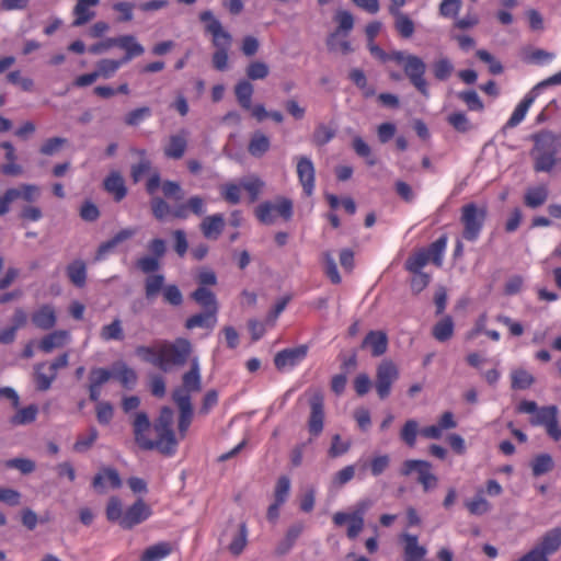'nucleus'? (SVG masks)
Masks as SVG:
<instances>
[{
    "mask_svg": "<svg viewBox=\"0 0 561 561\" xmlns=\"http://www.w3.org/2000/svg\"><path fill=\"white\" fill-rule=\"evenodd\" d=\"M173 417V410L170 407H162L152 424L157 439H150L145 434L151 426L149 416L146 412H137L131 423L135 443L144 450L156 449L163 456H173L179 444L172 428Z\"/></svg>",
    "mask_w": 561,
    "mask_h": 561,
    "instance_id": "1",
    "label": "nucleus"
},
{
    "mask_svg": "<svg viewBox=\"0 0 561 561\" xmlns=\"http://www.w3.org/2000/svg\"><path fill=\"white\" fill-rule=\"evenodd\" d=\"M534 141L533 158L536 172H550L557 165H561V133L554 134L550 130H541L531 136Z\"/></svg>",
    "mask_w": 561,
    "mask_h": 561,
    "instance_id": "2",
    "label": "nucleus"
},
{
    "mask_svg": "<svg viewBox=\"0 0 561 561\" xmlns=\"http://www.w3.org/2000/svg\"><path fill=\"white\" fill-rule=\"evenodd\" d=\"M389 60L402 65L403 72L410 83L421 95L426 99L430 98L428 82L425 78L426 64L421 57L413 54H405L401 50H394L389 54Z\"/></svg>",
    "mask_w": 561,
    "mask_h": 561,
    "instance_id": "3",
    "label": "nucleus"
},
{
    "mask_svg": "<svg viewBox=\"0 0 561 561\" xmlns=\"http://www.w3.org/2000/svg\"><path fill=\"white\" fill-rule=\"evenodd\" d=\"M192 353L188 340L179 337L173 343L161 341L158 344L157 367L169 371L172 366H183Z\"/></svg>",
    "mask_w": 561,
    "mask_h": 561,
    "instance_id": "4",
    "label": "nucleus"
},
{
    "mask_svg": "<svg viewBox=\"0 0 561 561\" xmlns=\"http://www.w3.org/2000/svg\"><path fill=\"white\" fill-rule=\"evenodd\" d=\"M488 216V207L474 202L465 204L460 209L461 237L468 242H476L482 231Z\"/></svg>",
    "mask_w": 561,
    "mask_h": 561,
    "instance_id": "5",
    "label": "nucleus"
},
{
    "mask_svg": "<svg viewBox=\"0 0 561 561\" xmlns=\"http://www.w3.org/2000/svg\"><path fill=\"white\" fill-rule=\"evenodd\" d=\"M529 422L535 426H542L548 436L558 442L561 439V427L558 421L557 405L538 407L536 402L528 401Z\"/></svg>",
    "mask_w": 561,
    "mask_h": 561,
    "instance_id": "6",
    "label": "nucleus"
},
{
    "mask_svg": "<svg viewBox=\"0 0 561 561\" xmlns=\"http://www.w3.org/2000/svg\"><path fill=\"white\" fill-rule=\"evenodd\" d=\"M255 217L263 225H273L279 216L284 221H289L294 215V204L288 197L278 196L275 203L263 202L255 207Z\"/></svg>",
    "mask_w": 561,
    "mask_h": 561,
    "instance_id": "7",
    "label": "nucleus"
},
{
    "mask_svg": "<svg viewBox=\"0 0 561 561\" xmlns=\"http://www.w3.org/2000/svg\"><path fill=\"white\" fill-rule=\"evenodd\" d=\"M373 506V501L369 499L362 500L356 503L353 512L344 513L337 512L333 515V523L336 526H343L348 523L347 537L355 539L364 528V516L368 510Z\"/></svg>",
    "mask_w": 561,
    "mask_h": 561,
    "instance_id": "8",
    "label": "nucleus"
},
{
    "mask_svg": "<svg viewBox=\"0 0 561 561\" xmlns=\"http://www.w3.org/2000/svg\"><path fill=\"white\" fill-rule=\"evenodd\" d=\"M561 547V527L545 533L528 551V561H549L548 557Z\"/></svg>",
    "mask_w": 561,
    "mask_h": 561,
    "instance_id": "9",
    "label": "nucleus"
},
{
    "mask_svg": "<svg viewBox=\"0 0 561 561\" xmlns=\"http://www.w3.org/2000/svg\"><path fill=\"white\" fill-rule=\"evenodd\" d=\"M339 256L340 264L345 271H352L354 266V253L350 249H345L339 253L327 251L322 254L323 272L330 278L332 284H340L342 278L337 271L335 257Z\"/></svg>",
    "mask_w": 561,
    "mask_h": 561,
    "instance_id": "10",
    "label": "nucleus"
},
{
    "mask_svg": "<svg viewBox=\"0 0 561 561\" xmlns=\"http://www.w3.org/2000/svg\"><path fill=\"white\" fill-rule=\"evenodd\" d=\"M399 378V369L391 359L381 360L376 368L375 389L379 399L390 396L392 385Z\"/></svg>",
    "mask_w": 561,
    "mask_h": 561,
    "instance_id": "11",
    "label": "nucleus"
},
{
    "mask_svg": "<svg viewBox=\"0 0 561 561\" xmlns=\"http://www.w3.org/2000/svg\"><path fill=\"white\" fill-rule=\"evenodd\" d=\"M199 21L205 25V32L213 36L215 48H230L232 44L231 34L226 31L221 22L214 15L213 11L205 10L198 15Z\"/></svg>",
    "mask_w": 561,
    "mask_h": 561,
    "instance_id": "12",
    "label": "nucleus"
},
{
    "mask_svg": "<svg viewBox=\"0 0 561 561\" xmlns=\"http://www.w3.org/2000/svg\"><path fill=\"white\" fill-rule=\"evenodd\" d=\"M432 465L426 460L409 459L403 461L400 473L404 477L417 472V481L423 485L424 491L436 488L437 478L431 472Z\"/></svg>",
    "mask_w": 561,
    "mask_h": 561,
    "instance_id": "13",
    "label": "nucleus"
},
{
    "mask_svg": "<svg viewBox=\"0 0 561 561\" xmlns=\"http://www.w3.org/2000/svg\"><path fill=\"white\" fill-rule=\"evenodd\" d=\"M161 187L163 196L169 199L179 202L184 197V190L181 184L176 181L164 180L161 181V175L158 171L150 174L146 183V192L153 196L157 191Z\"/></svg>",
    "mask_w": 561,
    "mask_h": 561,
    "instance_id": "14",
    "label": "nucleus"
},
{
    "mask_svg": "<svg viewBox=\"0 0 561 561\" xmlns=\"http://www.w3.org/2000/svg\"><path fill=\"white\" fill-rule=\"evenodd\" d=\"M310 415L308 430L312 436H319L324 423V397L321 390H313L309 397Z\"/></svg>",
    "mask_w": 561,
    "mask_h": 561,
    "instance_id": "15",
    "label": "nucleus"
},
{
    "mask_svg": "<svg viewBox=\"0 0 561 561\" xmlns=\"http://www.w3.org/2000/svg\"><path fill=\"white\" fill-rule=\"evenodd\" d=\"M151 514V507L142 499H138L124 512V518L121 520V527L123 529H133L135 526L147 520Z\"/></svg>",
    "mask_w": 561,
    "mask_h": 561,
    "instance_id": "16",
    "label": "nucleus"
},
{
    "mask_svg": "<svg viewBox=\"0 0 561 561\" xmlns=\"http://www.w3.org/2000/svg\"><path fill=\"white\" fill-rule=\"evenodd\" d=\"M202 389V378L198 358L191 359L190 370L182 376V386L172 392V397L181 391L182 396L191 398V392H198Z\"/></svg>",
    "mask_w": 561,
    "mask_h": 561,
    "instance_id": "17",
    "label": "nucleus"
},
{
    "mask_svg": "<svg viewBox=\"0 0 561 561\" xmlns=\"http://www.w3.org/2000/svg\"><path fill=\"white\" fill-rule=\"evenodd\" d=\"M297 175L304 193L307 196L312 195L316 185V169L309 157L301 156L297 158Z\"/></svg>",
    "mask_w": 561,
    "mask_h": 561,
    "instance_id": "18",
    "label": "nucleus"
},
{
    "mask_svg": "<svg viewBox=\"0 0 561 561\" xmlns=\"http://www.w3.org/2000/svg\"><path fill=\"white\" fill-rule=\"evenodd\" d=\"M205 201L198 195L191 196L185 203H178L171 207V216L182 220L187 219L190 214L202 217L205 215Z\"/></svg>",
    "mask_w": 561,
    "mask_h": 561,
    "instance_id": "19",
    "label": "nucleus"
},
{
    "mask_svg": "<svg viewBox=\"0 0 561 561\" xmlns=\"http://www.w3.org/2000/svg\"><path fill=\"white\" fill-rule=\"evenodd\" d=\"M308 347L306 345L285 348L275 355L274 365L278 370H283L285 367H293L306 357Z\"/></svg>",
    "mask_w": 561,
    "mask_h": 561,
    "instance_id": "20",
    "label": "nucleus"
},
{
    "mask_svg": "<svg viewBox=\"0 0 561 561\" xmlns=\"http://www.w3.org/2000/svg\"><path fill=\"white\" fill-rule=\"evenodd\" d=\"M225 227V216L219 213L205 216L199 224V230L202 234L209 241H216L224 231Z\"/></svg>",
    "mask_w": 561,
    "mask_h": 561,
    "instance_id": "21",
    "label": "nucleus"
},
{
    "mask_svg": "<svg viewBox=\"0 0 561 561\" xmlns=\"http://www.w3.org/2000/svg\"><path fill=\"white\" fill-rule=\"evenodd\" d=\"M173 401L178 405L180 415L178 428L181 437H184L193 419V407L191 398L182 396L181 391L173 396Z\"/></svg>",
    "mask_w": 561,
    "mask_h": 561,
    "instance_id": "22",
    "label": "nucleus"
},
{
    "mask_svg": "<svg viewBox=\"0 0 561 561\" xmlns=\"http://www.w3.org/2000/svg\"><path fill=\"white\" fill-rule=\"evenodd\" d=\"M360 348H369L374 357H379L387 352L388 336L383 331H369L360 344Z\"/></svg>",
    "mask_w": 561,
    "mask_h": 561,
    "instance_id": "23",
    "label": "nucleus"
},
{
    "mask_svg": "<svg viewBox=\"0 0 561 561\" xmlns=\"http://www.w3.org/2000/svg\"><path fill=\"white\" fill-rule=\"evenodd\" d=\"M115 47L125 50V55L119 59L123 65L129 62L133 58L144 54V46L137 42L134 35H121L116 37Z\"/></svg>",
    "mask_w": 561,
    "mask_h": 561,
    "instance_id": "24",
    "label": "nucleus"
},
{
    "mask_svg": "<svg viewBox=\"0 0 561 561\" xmlns=\"http://www.w3.org/2000/svg\"><path fill=\"white\" fill-rule=\"evenodd\" d=\"M31 321L37 329L48 331L56 325L57 316L51 305H43L31 316Z\"/></svg>",
    "mask_w": 561,
    "mask_h": 561,
    "instance_id": "25",
    "label": "nucleus"
},
{
    "mask_svg": "<svg viewBox=\"0 0 561 561\" xmlns=\"http://www.w3.org/2000/svg\"><path fill=\"white\" fill-rule=\"evenodd\" d=\"M334 20L339 23V26L337 30L334 33L330 34V36L327 39L329 50L336 49L334 38L339 32H343L345 35H347L354 27V16L347 10H339L334 16Z\"/></svg>",
    "mask_w": 561,
    "mask_h": 561,
    "instance_id": "26",
    "label": "nucleus"
},
{
    "mask_svg": "<svg viewBox=\"0 0 561 561\" xmlns=\"http://www.w3.org/2000/svg\"><path fill=\"white\" fill-rule=\"evenodd\" d=\"M112 367L113 378L116 379L123 388L127 390L134 389L138 380L137 373L124 362H116Z\"/></svg>",
    "mask_w": 561,
    "mask_h": 561,
    "instance_id": "27",
    "label": "nucleus"
},
{
    "mask_svg": "<svg viewBox=\"0 0 561 561\" xmlns=\"http://www.w3.org/2000/svg\"><path fill=\"white\" fill-rule=\"evenodd\" d=\"M104 190L114 196L116 202L122 201L127 195V187L124 178L118 171H112L103 181Z\"/></svg>",
    "mask_w": 561,
    "mask_h": 561,
    "instance_id": "28",
    "label": "nucleus"
},
{
    "mask_svg": "<svg viewBox=\"0 0 561 561\" xmlns=\"http://www.w3.org/2000/svg\"><path fill=\"white\" fill-rule=\"evenodd\" d=\"M99 3L100 0H78L73 8V14L76 19L72 25L81 26L92 20L95 15V12L91 10V7H95Z\"/></svg>",
    "mask_w": 561,
    "mask_h": 561,
    "instance_id": "29",
    "label": "nucleus"
},
{
    "mask_svg": "<svg viewBox=\"0 0 561 561\" xmlns=\"http://www.w3.org/2000/svg\"><path fill=\"white\" fill-rule=\"evenodd\" d=\"M271 148V139L262 131L252 134L248 144V152L254 158H262Z\"/></svg>",
    "mask_w": 561,
    "mask_h": 561,
    "instance_id": "30",
    "label": "nucleus"
},
{
    "mask_svg": "<svg viewBox=\"0 0 561 561\" xmlns=\"http://www.w3.org/2000/svg\"><path fill=\"white\" fill-rule=\"evenodd\" d=\"M192 298L201 305L206 311L218 312V304L215 294L206 287H197Z\"/></svg>",
    "mask_w": 561,
    "mask_h": 561,
    "instance_id": "31",
    "label": "nucleus"
},
{
    "mask_svg": "<svg viewBox=\"0 0 561 561\" xmlns=\"http://www.w3.org/2000/svg\"><path fill=\"white\" fill-rule=\"evenodd\" d=\"M253 92L254 88L249 80H240L234 87L237 101L239 105L245 111H250L252 108Z\"/></svg>",
    "mask_w": 561,
    "mask_h": 561,
    "instance_id": "32",
    "label": "nucleus"
},
{
    "mask_svg": "<svg viewBox=\"0 0 561 561\" xmlns=\"http://www.w3.org/2000/svg\"><path fill=\"white\" fill-rule=\"evenodd\" d=\"M68 339V332L64 330L54 331L45 335L39 342V348L44 353H50L55 348L62 347Z\"/></svg>",
    "mask_w": 561,
    "mask_h": 561,
    "instance_id": "33",
    "label": "nucleus"
},
{
    "mask_svg": "<svg viewBox=\"0 0 561 561\" xmlns=\"http://www.w3.org/2000/svg\"><path fill=\"white\" fill-rule=\"evenodd\" d=\"M403 538L404 561H420L426 554V549L417 543V537L414 535L405 534Z\"/></svg>",
    "mask_w": 561,
    "mask_h": 561,
    "instance_id": "34",
    "label": "nucleus"
},
{
    "mask_svg": "<svg viewBox=\"0 0 561 561\" xmlns=\"http://www.w3.org/2000/svg\"><path fill=\"white\" fill-rule=\"evenodd\" d=\"M304 529L305 525L302 522H296L293 525H290L289 528L287 529L285 538L279 542L277 547V552L279 554L287 553L295 545L299 536L302 534Z\"/></svg>",
    "mask_w": 561,
    "mask_h": 561,
    "instance_id": "35",
    "label": "nucleus"
},
{
    "mask_svg": "<svg viewBox=\"0 0 561 561\" xmlns=\"http://www.w3.org/2000/svg\"><path fill=\"white\" fill-rule=\"evenodd\" d=\"M100 337L104 342H122L125 339L122 320L119 318H115L111 323L103 325L100 331Z\"/></svg>",
    "mask_w": 561,
    "mask_h": 561,
    "instance_id": "36",
    "label": "nucleus"
},
{
    "mask_svg": "<svg viewBox=\"0 0 561 561\" xmlns=\"http://www.w3.org/2000/svg\"><path fill=\"white\" fill-rule=\"evenodd\" d=\"M394 19V28L402 38H410L415 32L413 20L404 12L391 14Z\"/></svg>",
    "mask_w": 561,
    "mask_h": 561,
    "instance_id": "37",
    "label": "nucleus"
},
{
    "mask_svg": "<svg viewBox=\"0 0 561 561\" xmlns=\"http://www.w3.org/2000/svg\"><path fill=\"white\" fill-rule=\"evenodd\" d=\"M215 312L210 311H204L197 314H194L190 317L185 322L186 329H194V328H206V329H213L216 325L217 318Z\"/></svg>",
    "mask_w": 561,
    "mask_h": 561,
    "instance_id": "38",
    "label": "nucleus"
},
{
    "mask_svg": "<svg viewBox=\"0 0 561 561\" xmlns=\"http://www.w3.org/2000/svg\"><path fill=\"white\" fill-rule=\"evenodd\" d=\"M172 552V546L168 541H161L148 547L140 561H160Z\"/></svg>",
    "mask_w": 561,
    "mask_h": 561,
    "instance_id": "39",
    "label": "nucleus"
},
{
    "mask_svg": "<svg viewBox=\"0 0 561 561\" xmlns=\"http://www.w3.org/2000/svg\"><path fill=\"white\" fill-rule=\"evenodd\" d=\"M446 121L456 131L460 134H466L474 129V125L462 111H456L448 114Z\"/></svg>",
    "mask_w": 561,
    "mask_h": 561,
    "instance_id": "40",
    "label": "nucleus"
},
{
    "mask_svg": "<svg viewBox=\"0 0 561 561\" xmlns=\"http://www.w3.org/2000/svg\"><path fill=\"white\" fill-rule=\"evenodd\" d=\"M433 336L438 342H446L454 335V321L450 316H445L432 329Z\"/></svg>",
    "mask_w": 561,
    "mask_h": 561,
    "instance_id": "41",
    "label": "nucleus"
},
{
    "mask_svg": "<svg viewBox=\"0 0 561 561\" xmlns=\"http://www.w3.org/2000/svg\"><path fill=\"white\" fill-rule=\"evenodd\" d=\"M67 276L75 286L79 288L83 287L87 279V267L84 262L77 260L70 263L67 267Z\"/></svg>",
    "mask_w": 561,
    "mask_h": 561,
    "instance_id": "42",
    "label": "nucleus"
},
{
    "mask_svg": "<svg viewBox=\"0 0 561 561\" xmlns=\"http://www.w3.org/2000/svg\"><path fill=\"white\" fill-rule=\"evenodd\" d=\"M187 142L183 136L172 135L168 146L164 148V154L168 158L181 159L186 150Z\"/></svg>",
    "mask_w": 561,
    "mask_h": 561,
    "instance_id": "43",
    "label": "nucleus"
},
{
    "mask_svg": "<svg viewBox=\"0 0 561 561\" xmlns=\"http://www.w3.org/2000/svg\"><path fill=\"white\" fill-rule=\"evenodd\" d=\"M336 135V129L319 123L312 134V142L317 147H323L329 144Z\"/></svg>",
    "mask_w": 561,
    "mask_h": 561,
    "instance_id": "44",
    "label": "nucleus"
},
{
    "mask_svg": "<svg viewBox=\"0 0 561 561\" xmlns=\"http://www.w3.org/2000/svg\"><path fill=\"white\" fill-rule=\"evenodd\" d=\"M431 255L425 251H416L405 261L404 267L410 273L422 272V268L430 262Z\"/></svg>",
    "mask_w": 561,
    "mask_h": 561,
    "instance_id": "45",
    "label": "nucleus"
},
{
    "mask_svg": "<svg viewBox=\"0 0 561 561\" xmlns=\"http://www.w3.org/2000/svg\"><path fill=\"white\" fill-rule=\"evenodd\" d=\"M164 276L162 274L149 275L145 280V295L148 300L154 299L163 290Z\"/></svg>",
    "mask_w": 561,
    "mask_h": 561,
    "instance_id": "46",
    "label": "nucleus"
},
{
    "mask_svg": "<svg viewBox=\"0 0 561 561\" xmlns=\"http://www.w3.org/2000/svg\"><path fill=\"white\" fill-rule=\"evenodd\" d=\"M38 408L35 404L18 410V412L11 417L13 425H26L31 424L36 420Z\"/></svg>",
    "mask_w": 561,
    "mask_h": 561,
    "instance_id": "47",
    "label": "nucleus"
},
{
    "mask_svg": "<svg viewBox=\"0 0 561 561\" xmlns=\"http://www.w3.org/2000/svg\"><path fill=\"white\" fill-rule=\"evenodd\" d=\"M526 116V96L520 99L518 102L516 108L512 113L508 121L505 123V125L502 128V133L507 136L508 133L516 127Z\"/></svg>",
    "mask_w": 561,
    "mask_h": 561,
    "instance_id": "48",
    "label": "nucleus"
},
{
    "mask_svg": "<svg viewBox=\"0 0 561 561\" xmlns=\"http://www.w3.org/2000/svg\"><path fill=\"white\" fill-rule=\"evenodd\" d=\"M457 98L467 105L469 111L482 112L484 110V104L476 90L460 91L457 93Z\"/></svg>",
    "mask_w": 561,
    "mask_h": 561,
    "instance_id": "49",
    "label": "nucleus"
},
{
    "mask_svg": "<svg viewBox=\"0 0 561 561\" xmlns=\"http://www.w3.org/2000/svg\"><path fill=\"white\" fill-rule=\"evenodd\" d=\"M554 467L552 457L549 454H540L536 456L531 463L533 474L536 477L542 476L551 471Z\"/></svg>",
    "mask_w": 561,
    "mask_h": 561,
    "instance_id": "50",
    "label": "nucleus"
},
{
    "mask_svg": "<svg viewBox=\"0 0 561 561\" xmlns=\"http://www.w3.org/2000/svg\"><path fill=\"white\" fill-rule=\"evenodd\" d=\"M45 366V363H38L34 367L36 389L39 391H47L51 387L53 381L57 378V374H53L51 371H49V374L43 373L42 369Z\"/></svg>",
    "mask_w": 561,
    "mask_h": 561,
    "instance_id": "51",
    "label": "nucleus"
},
{
    "mask_svg": "<svg viewBox=\"0 0 561 561\" xmlns=\"http://www.w3.org/2000/svg\"><path fill=\"white\" fill-rule=\"evenodd\" d=\"M106 518L112 523H118L124 518L123 503L119 497L111 496L106 505Z\"/></svg>",
    "mask_w": 561,
    "mask_h": 561,
    "instance_id": "52",
    "label": "nucleus"
},
{
    "mask_svg": "<svg viewBox=\"0 0 561 561\" xmlns=\"http://www.w3.org/2000/svg\"><path fill=\"white\" fill-rule=\"evenodd\" d=\"M150 208L153 217L159 221H163L168 216H171V206L162 197L153 195L150 199Z\"/></svg>",
    "mask_w": 561,
    "mask_h": 561,
    "instance_id": "53",
    "label": "nucleus"
},
{
    "mask_svg": "<svg viewBox=\"0 0 561 561\" xmlns=\"http://www.w3.org/2000/svg\"><path fill=\"white\" fill-rule=\"evenodd\" d=\"M123 66V62L118 59H101L96 64L95 73H99V78L110 79L114 73Z\"/></svg>",
    "mask_w": 561,
    "mask_h": 561,
    "instance_id": "54",
    "label": "nucleus"
},
{
    "mask_svg": "<svg viewBox=\"0 0 561 561\" xmlns=\"http://www.w3.org/2000/svg\"><path fill=\"white\" fill-rule=\"evenodd\" d=\"M111 378H113V368L93 367L89 373V385L102 388Z\"/></svg>",
    "mask_w": 561,
    "mask_h": 561,
    "instance_id": "55",
    "label": "nucleus"
},
{
    "mask_svg": "<svg viewBox=\"0 0 561 561\" xmlns=\"http://www.w3.org/2000/svg\"><path fill=\"white\" fill-rule=\"evenodd\" d=\"M99 437V431L94 426L88 428L87 435H80L73 445V450L84 453L89 450Z\"/></svg>",
    "mask_w": 561,
    "mask_h": 561,
    "instance_id": "56",
    "label": "nucleus"
},
{
    "mask_svg": "<svg viewBox=\"0 0 561 561\" xmlns=\"http://www.w3.org/2000/svg\"><path fill=\"white\" fill-rule=\"evenodd\" d=\"M453 62L446 58H439L433 64V73L438 81H446L454 71Z\"/></svg>",
    "mask_w": 561,
    "mask_h": 561,
    "instance_id": "57",
    "label": "nucleus"
},
{
    "mask_svg": "<svg viewBox=\"0 0 561 561\" xmlns=\"http://www.w3.org/2000/svg\"><path fill=\"white\" fill-rule=\"evenodd\" d=\"M419 433V423L417 421L411 419L408 420L400 432V438L409 447H414L416 443V436Z\"/></svg>",
    "mask_w": 561,
    "mask_h": 561,
    "instance_id": "58",
    "label": "nucleus"
},
{
    "mask_svg": "<svg viewBox=\"0 0 561 561\" xmlns=\"http://www.w3.org/2000/svg\"><path fill=\"white\" fill-rule=\"evenodd\" d=\"M138 153L144 158L138 163L131 165L130 176L134 183H138L142 179L144 174L149 172L151 169V161L146 158V150L140 149Z\"/></svg>",
    "mask_w": 561,
    "mask_h": 561,
    "instance_id": "59",
    "label": "nucleus"
},
{
    "mask_svg": "<svg viewBox=\"0 0 561 561\" xmlns=\"http://www.w3.org/2000/svg\"><path fill=\"white\" fill-rule=\"evenodd\" d=\"M247 536H248V528L245 523H241L239 525V531L233 537L231 543L229 545V551L233 556H239L242 553L243 549L247 546Z\"/></svg>",
    "mask_w": 561,
    "mask_h": 561,
    "instance_id": "60",
    "label": "nucleus"
},
{
    "mask_svg": "<svg viewBox=\"0 0 561 561\" xmlns=\"http://www.w3.org/2000/svg\"><path fill=\"white\" fill-rule=\"evenodd\" d=\"M151 115L152 112L149 106H141L128 112L124 117V122L128 126H138L142 121L149 118Z\"/></svg>",
    "mask_w": 561,
    "mask_h": 561,
    "instance_id": "61",
    "label": "nucleus"
},
{
    "mask_svg": "<svg viewBox=\"0 0 561 561\" xmlns=\"http://www.w3.org/2000/svg\"><path fill=\"white\" fill-rule=\"evenodd\" d=\"M556 57L554 53L541 48L528 49V64L536 66H543Z\"/></svg>",
    "mask_w": 561,
    "mask_h": 561,
    "instance_id": "62",
    "label": "nucleus"
},
{
    "mask_svg": "<svg viewBox=\"0 0 561 561\" xmlns=\"http://www.w3.org/2000/svg\"><path fill=\"white\" fill-rule=\"evenodd\" d=\"M68 142L67 138L64 137H51L46 139L41 148L39 152L44 156H54Z\"/></svg>",
    "mask_w": 561,
    "mask_h": 561,
    "instance_id": "63",
    "label": "nucleus"
},
{
    "mask_svg": "<svg viewBox=\"0 0 561 561\" xmlns=\"http://www.w3.org/2000/svg\"><path fill=\"white\" fill-rule=\"evenodd\" d=\"M96 420L101 425H108L114 416L113 404L108 401L98 402L95 407Z\"/></svg>",
    "mask_w": 561,
    "mask_h": 561,
    "instance_id": "64",
    "label": "nucleus"
}]
</instances>
